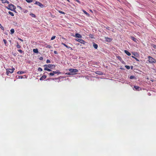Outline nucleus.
I'll return each mask as SVG.
<instances>
[{
  "label": "nucleus",
  "mask_w": 156,
  "mask_h": 156,
  "mask_svg": "<svg viewBox=\"0 0 156 156\" xmlns=\"http://www.w3.org/2000/svg\"><path fill=\"white\" fill-rule=\"evenodd\" d=\"M6 7L8 9L16 12V11L15 10L16 9V7L13 5L12 4H9L8 6Z\"/></svg>",
  "instance_id": "1"
},
{
  "label": "nucleus",
  "mask_w": 156,
  "mask_h": 156,
  "mask_svg": "<svg viewBox=\"0 0 156 156\" xmlns=\"http://www.w3.org/2000/svg\"><path fill=\"white\" fill-rule=\"evenodd\" d=\"M148 61L149 63H156V60L150 56H148Z\"/></svg>",
  "instance_id": "2"
},
{
  "label": "nucleus",
  "mask_w": 156,
  "mask_h": 156,
  "mask_svg": "<svg viewBox=\"0 0 156 156\" xmlns=\"http://www.w3.org/2000/svg\"><path fill=\"white\" fill-rule=\"evenodd\" d=\"M69 71L71 73H68V74L69 75L71 74V73H73V74H74L78 72V70L76 69H69Z\"/></svg>",
  "instance_id": "3"
},
{
  "label": "nucleus",
  "mask_w": 156,
  "mask_h": 156,
  "mask_svg": "<svg viewBox=\"0 0 156 156\" xmlns=\"http://www.w3.org/2000/svg\"><path fill=\"white\" fill-rule=\"evenodd\" d=\"M14 70L15 69L14 68H12V69H7L6 72L7 75H8L9 73H12Z\"/></svg>",
  "instance_id": "4"
},
{
  "label": "nucleus",
  "mask_w": 156,
  "mask_h": 156,
  "mask_svg": "<svg viewBox=\"0 0 156 156\" xmlns=\"http://www.w3.org/2000/svg\"><path fill=\"white\" fill-rule=\"evenodd\" d=\"M44 67L49 68L51 69H53L55 68V66L54 65L48 64V65H45L44 66Z\"/></svg>",
  "instance_id": "5"
},
{
  "label": "nucleus",
  "mask_w": 156,
  "mask_h": 156,
  "mask_svg": "<svg viewBox=\"0 0 156 156\" xmlns=\"http://www.w3.org/2000/svg\"><path fill=\"white\" fill-rule=\"evenodd\" d=\"M35 4L38 5L41 8H43L44 7V5L38 2H36L35 3Z\"/></svg>",
  "instance_id": "6"
},
{
  "label": "nucleus",
  "mask_w": 156,
  "mask_h": 156,
  "mask_svg": "<svg viewBox=\"0 0 156 156\" xmlns=\"http://www.w3.org/2000/svg\"><path fill=\"white\" fill-rule=\"evenodd\" d=\"M105 41L107 42H110L112 40V38L106 37H105Z\"/></svg>",
  "instance_id": "7"
},
{
  "label": "nucleus",
  "mask_w": 156,
  "mask_h": 156,
  "mask_svg": "<svg viewBox=\"0 0 156 156\" xmlns=\"http://www.w3.org/2000/svg\"><path fill=\"white\" fill-rule=\"evenodd\" d=\"M76 40L77 41L80 42L81 43H82V44H84L85 41L82 39H78L77 40L76 39Z\"/></svg>",
  "instance_id": "8"
},
{
  "label": "nucleus",
  "mask_w": 156,
  "mask_h": 156,
  "mask_svg": "<svg viewBox=\"0 0 156 156\" xmlns=\"http://www.w3.org/2000/svg\"><path fill=\"white\" fill-rule=\"evenodd\" d=\"M131 39H132L133 41H134L135 42L137 43L138 40L136 39L134 37H131Z\"/></svg>",
  "instance_id": "9"
},
{
  "label": "nucleus",
  "mask_w": 156,
  "mask_h": 156,
  "mask_svg": "<svg viewBox=\"0 0 156 156\" xmlns=\"http://www.w3.org/2000/svg\"><path fill=\"white\" fill-rule=\"evenodd\" d=\"M75 37H78V38H81L82 37V36H81L79 34H76V35H75Z\"/></svg>",
  "instance_id": "10"
},
{
  "label": "nucleus",
  "mask_w": 156,
  "mask_h": 156,
  "mask_svg": "<svg viewBox=\"0 0 156 156\" xmlns=\"http://www.w3.org/2000/svg\"><path fill=\"white\" fill-rule=\"evenodd\" d=\"M2 2L3 3H7V4H9V2L7 1V0H2Z\"/></svg>",
  "instance_id": "11"
},
{
  "label": "nucleus",
  "mask_w": 156,
  "mask_h": 156,
  "mask_svg": "<svg viewBox=\"0 0 156 156\" xmlns=\"http://www.w3.org/2000/svg\"><path fill=\"white\" fill-rule=\"evenodd\" d=\"M125 52L128 56H130L131 55V54L130 52L126 50H125Z\"/></svg>",
  "instance_id": "12"
},
{
  "label": "nucleus",
  "mask_w": 156,
  "mask_h": 156,
  "mask_svg": "<svg viewBox=\"0 0 156 156\" xmlns=\"http://www.w3.org/2000/svg\"><path fill=\"white\" fill-rule=\"evenodd\" d=\"M62 44L63 45H64V46L66 47L68 49H72V48L71 47L68 46L66 45L64 43H62Z\"/></svg>",
  "instance_id": "13"
},
{
  "label": "nucleus",
  "mask_w": 156,
  "mask_h": 156,
  "mask_svg": "<svg viewBox=\"0 0 156 156\" xmlns=\"http://www.w3.org/2000/svg\"><path fill=\"white\" fill-rule=\"evenodd\" d=\"M93 46L94 48L95 49H97L98 48V45L95 43H94L93 44Z\"/></svg>",
  "instance_id": "14"
},
{
  "label": "nucleus",
  "mask_w": 156,
  "mask_h": 156,
  "mask_svg": "<svg viewBox=\"0 0 156 156\" xmlns=\"http://www.w3.org/2000/svg\"><path fill=\"white\" fill-rule=\"evenodd\" d=\"M47 68V67H45V68L44 69V70H47V71H48L49 72H51V69H48V68Z\"/></svg>",
  "instance_id": "15"
},
{
  "label": "nucleus",
  "mask_w": 156,
  "mask_h": 156,
  "mask_svg": "<svg viewBox=\"0 0 156 156\" xmlns=\"http://www.w3.org/2000/svg\"><path fill=\"white\" fill-rule=\"evenodd\" d=\"M53 73L54 75L55 74L60 73L59 72V71L58 70H57L56 71H53Z\"/></svg>",
  "instance_id": "16"
},
{
  "label": "nucleus",
  "mask_w": 156,
  "mask_h": 156,
  "mask_svg": "<svg viewBox=\"0 0 156 156\" xmlns=\"http://www.w3.org/2000/svg\"><path fill=\"white\" fill-rule=\"evenodd\" d=\"M46 77V76L44 75L40 78V80H42L43 79H45Z\"/></svg>",
  "instance_id": "17"
},
{
  "label": "nucleus",
  "mask_w": 156,
  "mask_h": 156,
  "mask_svg": "<svg viewBox=\"0 0 156 156\" xmlns=\"http://www.w3.org/2000/svg\"><path fill=\"white\" fill-rule=\"evenodd\" d=\"M33 51L35 53H38V51L37 49H34L33 50Z\"/></svg>",
  "instance_id": "18"
},
{
  "label": "nucleus",
  "mask_w": 156,
  "mask_h": 156,
  "mask_svg": "<svg viewBox=\"0 0 156 156\" xmlns=\"http://www.w3.org/2000/svg\"><path fill=\"white\" fill-rule=\"evenodd\" d=\"M133 54L136 57H138L139 56V55L137 53H133Z\"/></svg>",
  "instance_id": "19"
},
{
  "label": "nucleus",
  "mask_w": 156,
  "mask_h": 156,
  "mask_svg": "<svg viewBox=\"0 0 156 156\" xmlns=\"http://www.w3.org/2000/svg\"><path fill=\"white\" fill-rule=\"evenodd\" d=\"M24 73V72L22 71H19L17 73L18 74H21Z\"/></svg>",
  "instance_id": "20"
},
{
  "label": "nucleus",
  "mask_w": 156,
  "mask_h": 156,
  "mask_svg": "<svg viewBox=\"0 0 156 156\" xmlns=\"http://www.w3.org/2000/svg\"><path fill=\"white\" fill-rule=\"evenodd\" d=\"M30 15L33 17H36L35 15L34 14L32 13H30Z\"/></svg>",
  "instance_id": "21"
},
{
  "label": "nucleus",
  "mask_w": 156,
  "mask_h": 156,
  "mask_svg": "<svg viewBox=\"0 0 156 156\" xmlns=\"http://www.w3.org/2000/svg\"><path fill=\"white\" fill-rule=\"evenodd\" d=\"M83 12L87 15L88 16H89V14H88L87 12H86L84 10H83Z\"/></svg>",
  "instance_id": "22"
},
{
  "label": "nucleus",
  "mask_w": 156,
  "mask_h": 156,
  "mask_svg": "<svg viewBox=\"0 0 156 156\" xmlns=\"http://www.w3.org/2000/svg\"><path fill=\"white\" fill-rule=\"evenodd\" d=\"M134 87L136 90H139V88L140 87H139L137 86H134Z\"/></svg>",
  "instance_id": "23"
},
{
  "label": "nucleus",
  "mask_w": 156,
  "mask_h": 156,
  "mask_svg": "<svg viewBox=\"0 0 156 156\" xmlns=\"http://www.w3.org/2000/svg\"><path fill=\"white\" fill-rule=\"evenodd\" d=\"M10 31L11 34H12L14 32V30L13 29H12L10 30Z\"/></svg>",
  "instance_id": "24"
},
{
  "label": "nucleus",
  "mask_w": 156,
  "mask_h": 156,
  "mask_svg": "<svg viewBox=\"0 0 156 156\" xmlns=\"http://www.w3.org/2000/svg\"><path fill=\"white\" fill-rule=\"evenodd\" d=\"M9 13L12 16H14V15L13 14V13H12V12H9Z\"/></svg>",
  "instance_id": "25"
},
{
  "label": "nucleus",
  "mask_w": 156,
  "mask_h": 156,
  "mask_svg": "<svg viewBox=\"0 0 156 156\" xmlns=\"http://www.w3.org/2000/svg\"><path fill=\"white\" fill-rule=\"evenodd\" d=\"M26 2L28 3H30L32 2V0H25Z\"/></svg>",
  "instance_id": "26"
},
{
  "label": "nucleus",
  "mask_w": 156,
  "mask_h": 156,
  "mask_svg": "<svg viewBox=\"0 0 156 156\" xmlns=\"http://www.w3.org/2000/svg\"><path fill=\"white\" fill-rule=\"evenodd\" d=\"M130 79H136L135 78L134 76H131L130 77Z\"/></svg>",
  "instance_id": "27"
},
{
  "label": "nucleus",
  "mask_w": 156,
  "mask_h": 156,
  "mask_svg": "<svg viewBox=\"0 0 156 156\" xmlns=\"http://www.w3.org/2000/svg\"><path fill=\"white\" fill-rule=\"evenodd\" d=\"M58 11L59 13H62V14H65V13L63 12H62V11H60V10H58Z\"/></svg>",
  "instance_id": "28"
},
{
  "label": "nucleus",
  "mask_w": 156,
  "mask_h": 156,
  "mask_svg": "<svg viewBox=\"0 0 156 156\" xmlns=\"http://www.w3.org/2000/svg\"><path fill=\"white\" fill-rule=\"evenodd\" d=\"M125 67L127 69H130V67L128 66H125Z\"/></svg>",
  "instance_id": "29"
},
{
  "label": "nucleus",
  "mask_w": 156,
  "mask_h": 156,
  "mask_svg": "<svg viewBox=\"0 0 156 156\" xmlns=\"http://www.w3.org/2000/svg\"><path fill=\"white\" fill-rule=\"evenodd\" d=\"M38 70L39 71H42V69L41 68H38Z\"/></svg>",
  "instance_id": "30"
},
{
  "label": "nucleus",
  "mask_w": 156,
  "mask_h": 156,
  "mask_svg": "<svg viewBox=\"0 0 156 156\" xmlns=\"http://www.w3.org/2000/svg\"><path fill=\"white\" fill-rule=\"evenodd\" d=\"M55 36H54L52 37L51 38V40H54V39H55Z\"/></svg>",
  "instance_id": "31"
},
{
  "label": "nucleus",
  "mask_w": 156,
  "mask_h": 156,
  "mask_svg": "<svg viewBox=\"0 0 156 156\" xmlns=\"http://www.w3.org/2000/svg\"><path fill=\"white\" fill-rule=\"evenodd\" d=\"M0 28L2 30H4V28L0 24Z\"/></svg>",
  "instance_id": "32"
},
{
  "label": "nucleus",
  "mask_w": 156,
  "mask_h": 156,
  "mask_svg": "<svg viewBox=\"0 0 156 156\" xmlns=\"http://www.w3.org/2000/svg\"><path fill=\"white\" fill-rule=\"evenodd\" d=\"M23 78V77L22 76H18V77L17 78H18V79H22Z\"/></svg>",
  "instance_id": "33"
},
{
  "label": "nucleus",
  "mask_w": 156,
  "mask_h": 156,
  "mask_svg": "<svg viewBox=\"0 0 156 156\" xmlns=\"http://www.w3.org/2000/svg\"><path fill=\"white\" fill-rule=\"evenodd\" d=\"M49 75H50V76H53L54 75L53 73H50L49 74Z\"/></svg>",
  "instance_id": "34"
},
{
  "label": "nucleus",
  "mask_w": 156,
  "mask_h": 156,
  "mask_svg": "<svg viewBox=\"0 0 156 156\" xmlns=\"http://www.w3.org/2000/svg\"><path fill=\"white\" fill-rule=\"evenodd\" d=\"M28 11L27 10H24V11H23V12L24 13H27L28 12Z\"/></svg>",
  "instance_id": "35"
},
{
  "label": "nucleus",
  "mask_w": 156,
  "mask_h": 156,
  "mask_svg": "<svg viewBox=\"0 0 156 156\" xmlns=\"http://www.w3.org/2000/svg\"><path fill=\"white\" fill-rule=\"evenodd\" d=\"M17 8L20 10H21L22 9L21 8V7H20V6H17Z\"/></svg>",
  "instance_id": "36"
},
{
  "label": "nucleus",
  "mask_w": 156,
  "mask_h": 156,
  "mask_svg": "<svg viewBox=\"0 0 156 156\" xmlns=\"http://www.w3.org/2000/svg\"><path fill=\"white\" fill-rule=\"evenodd\" d=\"M3 41H4V42L5 44V45H6V41L5 39H4L3 40Z\"/></svg>",
  "instance_id": "37"
},
{
  "label": "nucleus",
  "mask_w": 156,
  "mask_h": 156,
  "mask_svg": "<svg viewBox=\"0 0 156 156\" xmlns=\"http://www.w3.org/2000/svg\"><path fill=\"white\" fill-rule=\"evenodd\" d=\"M16 47L18 48H20V46L18 44H17V45L16 46Z\"/></svg>",
  "instance_id": "38"
},
{
  "label": "nucleus",
  "mask_w": 156,
  "mask_h": 156,
  "mask_svg": "<svg viewBox=\"0 0 156 156\" xmlns=\"http://www.w3.org/2000/svg\"><path fill=\"white\" fill-rule=\"evenodd\" d=\"M75 1L79 3H80V2L78 0H74Z\"/></svg>",
  "instance_id": "39"
},
{
  "label": "nucleus",
  "mask_w": 156,
  "mask_h": 156,
  "mask_svg": "<svg viewBox=\"0 0 156 156\" xmlns=\"http://www.w3.org/2000/svg\"><path fill=\"white\" fill-rule=\"evenodd\" d=\"M46 47L47 48H50L51 47V46L50 45H48L46 46Z\"/></svg>",
  "instance_id": "40"
},
{
  "label": "nucleus",
  "mask_w": 156,
  "mask_h": 156,
  "mask_svg": "<svg viewBox=\"0 0 156 156\" xmlns=\"http://www.w3.org/2000/svg\"><path fill=\"white\" fill-rule=\"evenodd\" d=\"M46 62L47 63H50V61L49 60H47Z\"/></svg>",
  "instance_id": "41"
},
{
  "label": "nucleus",
  "mask_w": 156,
  "mask_h": 156,
  "mask_svg": "<svg viewBox=\"0 0 156 156\" xmlns=\"http://www.w3.org/2000/svg\"><path fill=\"white\" fill-rule=\"evenodd\" d=\"M18 51H19V52H20V53H22V51L21 50H20V49L19 50H18Z\"/></svg>",
  "instance_id": "42"
},
{
  "label": "nucleus",
  "mask_w": 156,
  "mask_h": 156,
  "mask_svg": "<svg viewBox=\"0 0 156 156\" xmlns=\"http://www.w3.org/2000/svg\"><path fill=\"white\" fill-rule=\"evenodd\" d=\"M54 53L55 54H58V53L56 51H54Z\"/></svg>",
  "instance_id": "43"
},
{
  "label": "nucleus",
  "mask_w": 156,
  "mask_h": 156,
  "mask_svg": "<svg viewBox=\"0 0 156 156\" xmlns=\"http://www.w3.org/2000/svg\"><path fill=\"white\" fill-rule=\"evenodd\" d=\"M134 58L137 61H139V59H137L136 58V57L135 58Z\"/></svg>",
  "instance_id": "44"
},
{
  "label": "nucleus",
  "mask_w": 156,
  "mask_h": 156,
  "mask_svg": "<svg viewBox=\"0 0 156 156\" xmlns=\"http://www.w3.org/2000/svg\"><path fill=\"white\" fill-rule=\"evenodd\" d=\"M19 40H20V41H23V40L21 39H20V38H19Z\"/></svg>",
  "instance_id": "45"
},
{
  "label": "nucleus",
  "mask_w": 156,
  "mask_h": 156,
  "mask_svg": "<svg viewBox=\"0 0 156 156\" xmlns=\"http://www.w3.org/2000/svg\"><path fill=\"white\" fill-rule=\"evenodd\" d=\"M40 60H42L43 59V58L42 57H40Z\"/></svg>",
  "instance_id": "46"
},
{
  "label": "nucleus",
  "mask_w": 156,
  "mask_h": 156,
  "mask_svg": "<svg viewBox=\"0 0 156 156\" xmlns=\"http://www.w3.org/2000/svg\"><path fill=\"white\" fill-rule=\"evenodd\" d=\"M154 48H156V46H154Z\"/></svg>",
  "instance_id": "47"
},
{
  "label": "nucleus",
  "mask_w": 156,
  "mask_h": 156,
  "mask_svg": "<svg viewBox=\"0 0 156 156\" xmlns=\"http://www.w3.org/2000/svg\"><path fill=\"white\" fill-rule=\"evenodd\" d=\"M132 57L133 58H135V57H134V56H132Z\"/></svg>",
  "instance_id": "48"
},
{
  "label": "nucleus",
  "mask_w": 156,
  "mask_h": 156,
  "mask_svg": "<svg viewBox=\"0 0 156 156\" xmlns=\"http://www.w3.org/2000/svg\"><path fill=\"white\" fill-rule=\"evenodd\" d=\"M68 2H69V0H67Z\"/></svg>",
  "instance_id": "49"
},
{
  "label": "nucleus",
  "mask_w": 156,
  "mask_h": 156,
  "mask_svg": "<svg viewBox=\"0 0 156 156\" xmlns=\"http://www.w3.org/2000/svg\"><path fill=\"white\" fill-rule=\"evenodd\" d=\"M68 2H69V0H67Z\"/></svg>",
  "instance_id": "50"
},
{
  "label": "nucleus",
  "mask_w": 156,
  "mask_h": 156,
  "mask_svg": "<svg viewBox=\"0 0 156 156\" xmlns=\"http://www.w3.org/2000/svg\"><path fill=\"white\" fill-rule=\"evenodd\" d=\"M120 57H119V58L120 59Z\"/></svg>",
  "instance_id": "51"
}]
</instances>
